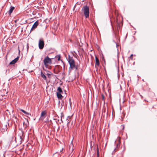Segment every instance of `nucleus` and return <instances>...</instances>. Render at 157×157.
I'll return each instance as SVG.
<instances>
[{
    "mask_svg": "<svg viewBox=\"0 0 157 157\" xmlns=\"http://www.w3.org/2000/svg\"><path fill=\"white\" fill-rule=\"evenodd\" d=\"M68 61L70 66L69 69L71 70L74 69L75 67V64L73 58L69 55Z\"/></svg>",
    "mask_w": 157,
    "mask_h": 157,
    "instance_id": "1",
    "label": "nucleus"
},
{
    "mask_svg": "<svg viewBox=\"0 0 157 157\" xmlns=\"http://www.w3.org/2000/svg\"><path fill=\"white\" fill-rule=\"evenodd\" d=\"M83 11L84 14L86 18H87L89 16V7L88 6L86 5L83 7L82 10Z\"/></svg>",
    "mask_w": 157,
    "mask_h": 157,
    "instance_id": "2",
    "label": "nucleus"
},
{
    "mask_svg": "<svg viewBox=\"0 0 157 157\" xmlns=\"http://www.w3.org/2000/svg\"><path fill=\"white\" fill-rule=\"evenodd\" d=\"M44 62L45 66L47 67H48V64H51L52 60L48 56H47L44 58Z\"/></svg>",
    "mask_w": 157,
    "mask_h": 157,
    "instance_id": "3",
    "label": "nucleus"
},
{
    "mask_svg": "<svg viewBox=\"0 0 157 157\" xmlns=\"http://www.w3.org/2000/svg\"><path fill=\"white\" fill-rule=\"evenodd\" d=\"M44 41L43 39H41L39 40V47L40 49H43L44 46Z\"/></svg>",
    "mask_w": 157,
    "mask_h": 157,
    "instance_id": "4",
    "label": "nucleus"
},
{
    "mask_svg": "<svg viewBox=\"0 0 157 157\" xmlns=\"http://www.w3.org/2000/svg\"><path fill=\"white\" fill-rule=\"evenodd\" d=\"M47 113V112L46 111L44 110L42 111L41 113L40 119V120H42V121H43V120L45 117V116L46 114Z\"/></svg>",
    "mask_w": 157,
    "mask_h": 157,
    "instance_id": "5",
    "label": "nucleus"
},
{
    "mask_svg": "<svg viewBox=\"0 0 157 157\" xmlns=\"http://www.w3.org/2000/svg\"><path fill=\"white\" fill-rule=\"evenodd\" d=\"M39 21L38 20L35 22L33 25V26L31 28L30 31H32L33 30L35 29L37 27Z\"/></svg>",
    "mask_w": 157,
    "mask_h": 157,
    "instance_id": "6",
    "label": "nucleus"
},
{
    "mask_svg": "<svg viewBox=\"0 0 157 157\" xmlns=\"http://www.w3.org/2000/svg\"><path fill=\"white\" fill-rule=\"evenodd\" d=\"M19 58V56L17 57L16 58H15L10 63V64H15L17 62Z\"/></svg>",
    "mask_w": 157,
    "mask_h": 157,
    "instance_id": "7",
    "label": "nucleus"
},
{
    "mask_svg": "<svg viewBox=\"0 0 157 157\" xmlns=\"http://www.w3.org/2000/svg\"><path fill=\"white\" fill-rule=\"evenodd\" d=\"M15 8L14 6H11L10 8V10L8 11V13L9 15H10L11 13L13 12V10Z\"/></svg>",
    "mask_w": 157,
    "mask_h": 157,
    "instance_id": "8",
    "label": "nucleus"
},
{
    "mask_svg": "<svg viewBox=\"0 0 157 157\" xmlns=\"http://www.w3.org/2000/svg\"><path fill=\"white\" fill-rule=\"evenodd\" d=\"M40 75L41 77L44 80H47V79L46 77V76L43 73L42 71L41 70L40 72Z\"/></svg>",
    "mask_w": 157,
    "mask_h": 157,
    "instance_id": "9",
    "label": "nucleus"
},
{
    "mask_svg": "<svg viewBox=\"0 0 157 157\" xmlns=\"http://www.w3.org/2000/svg\"><path fill=\"white\" fill-rule=\"evenodd\" d=\"M95 66H99V61L97 57L96 56H95Z\"/></svg>",
    "mask_w": 157,
    "mask_h": 157,
    "instance_id": "10",
    "label": "nucleus"
},
{
    "mask_svg": "<svg viewBox=\"0 0 157 157\" xmlns=\"http://www.w3.org/2000/svg\"><path fill=\"white\" fill-rule=\"evenodd\" d=\"M62 93H57V96L58 99H61L63 98V96L61 94Z\"/></svg>",
    "mask_w": 157,
    "mask_h": 157,
    "instance_id": "11",
    "label": "nucleus"
},
{
    "mask_svg": "<svg viewBox=\"0 0 157 157\" xmlns=\"http://www.w3.org/2000/svg\"><path fill=\"white\" fill-rule=\"evenodd\" d=\"M60 57H61L60 55H57V56H56V58H57V60L58 61H59V60H60L63 63V67H65V66H64V64L63 62V61H62V60H60Z\"/></svg>",
    "mask_w": 157,
    "mask_h": 157,
    "instance_id": "12",
    "label": "nucleus"
},
{
    "mask_svg": "<svg viewBox=\"0 0 157 157\" xmlns=\"http://www.w3.org/2000/svg\"><path fill=\"white\" fill-rule=\"evenodd\" d=\"M20 110L28 116H31V114L30 113L26 112V111H25L24 110L22 109H20Z\"/></svg>",
    "mask_w": 157,
    "mask_h": 157,
    "instance_id": "13",
    "label": "nucleus"
},
{
    "mask_svg": "<svg viewBox=\"0 0 157 157\" xmlns=\"http://www.w3.org/2000/svg\"><path fill=\"white\" fill-rule=\"evenodd\" d=\"M106 106L107 107V104L106 103L105 104V102H104V106L102 112L103 113H105L106 112Z\"/></svg>",
    "mask_w": 157,
    "mask_h": 157,
    "instance_id": "14",
    "label": "nucleus"
},
{
    "mask_svg": "<svg viewBox=\"0 0 157 157\" xmlns=\"http://www.w3.org/2000/svg\"><path fill=\"white\" fill-rule=\"evenodd\" d=\"M57 90L58 92H57V93H63V92L62 90V89L60 87H59L58 88Z\"/></svg>",
    "mask_w": 157,
    "mask_h": 157,
    "instance_id": "15",
    "label": "nucleus"
},
{
    "mask_svg": "<svg viewBox=\"0 0 157 157\" xmlns=\"http://www.w3.org/2000/svg\"><path fill=\"white\" fill-rule=\"evenodd\" d=\"M13 118L15 119L16 120V121L17 120V116L14 114H13Z\"/></svg>",
    "mask_w": 157,
    "mask_h": 157,
    "instance_id": "16",
    "label": "nucleus"
},
{
    "mask_svg": "<svg viewBox=\"0 0 157 157\" xmlns=\"http://www.w3.org/2000/svg\"><path fill=\"white\" fill-rule=\"evenodd\" d=\"M101 98H102V100L104 101V100H105V97L104 96V95L103 94H102L101 95Z\"/></svg>",
    "mask_w": 157,
    "mask_h": 157,
    "instance_id": "17",
    "label": "nucleus"
},
{
    "mask_svg": "<svg viewBox=\"0 0 157 157\" xmlns=\"http://www.w3.org/2000/svg\"><path fill=\"white\" fill-rule=\"evenodd\" d=\"M75 71H76L77 70H78V66H76L75 65Z\"/></svg>",
    "mask_w": 157,
    "mask_h": 157,
    "instance_id": "18",
    "label": "nucleus"
},
{
    "mask_svg": "<svg viewBox=\"0 0 157 157\" xmlns=\"http://www.w3.org/2000/svg\"><path fill=\"white\" fill-rule=\"evenodd\" d=\"M120 144V141L118 143H117L116 144V147H117L118 145H119Z\"/></svg>",
    "mask_w": 157,
    "mask_h": 157,
    "instance_id": "19",
    "label": "nucleus"
},
{
    "mask_svg": "<svg viewBox=\"0 0 157 157\" xmlns=\"http://www.w3.org/2000/svg\"><path fill=\"white\" fill-rule=\"evenodd\" d=\"M97 155V157H99V152H98V148Z\"/></svg>",
    "mask_w": 157,
    "mask_h": 157,
    "instance_id": "20",
    "label": "nucleus"
},
{
    "mask_svg": "<svg viewBox=\"0 0 157 157\" xmlns=\"http://www.w3.org/2000/svg\"><path fill=\"white\" fill-rule=\"evenodd\" d=\"M63 148H62L61 149H60V152H62L63 151Z\"/></svg>",
    "mask_w": 157,
    "mask_h": 157,
    "instance_id": "21",
    "label": "nucleus"
},
{
    "mask_svg": "<svg viewBox=\"0 0 157 157\" xmlns=\"http://www.w3.org/2000/svg\"><path fill=\"white\" fill-rule=\"evenodd\" d=\"M27 50H28V49H29V45H28V44H27Z\"/></svg>",
    "mask_w": 157,
    "mask_h": 157,
    "instance_id": "22",
    "label": "nucleus"
},
{
    "mask_svg": "<svg viewBox=\"0 0 157 157\" xmlns=\"http://www.w3.org/2000/svg\"><path fill=\"white\" fill-rule=\"evenodd\" d=\"M46 75H48V76H50L51 75V74L49 73H47Z\"/></svg>",
    "mask_w": 157,
    "mask_h": 157,
    "instance_id": "23",
    "label": "nucleus"
},
{
    "mask_svg": "<svg viewBox=\"0 0 157 157\" xmlns=\"http://www.w3.org/2000/svg\"><path fill=\"white\" fill-rule=\"evenodd\" d=\"M133 55V54H131L130 56V57H131Z\"/></svg>",
    "mask_w": 157,
    "mask_h": 157,
    "instance_id": "24",
    "label": "nucleus"
},
{
    "mask_svg": "<svg viewBox=\"0 0 157 157\" xmlns=\"http://www.w3.org/2000/svg\"><path fill=\"white\" fill-rule=\"evenodd\" d=\"M116 148H114V151H113V152L114 151H115V150H116Z\"/></svg>",
    "mask_w": 157,
    "mask_h": 157,
    "instance_id": "25",
    "label": "nucleus"
},
{
    "mask_svg": "<svg viewBox=\"0 0 157 157\" xmlns=\"http://www.w3.org/2000/svg\"><path fill=\"white\" fill-rule=\"evenodd\" d=\"M62 117V116H61V118ZM61 121H62V122L63 123V121L62 120V118L61 119Z\"/></svg>",
    "mask_w": 157,
    "mask_h": 157,
    "instance_id": "26",
    "label": "nucleus"
},
{
    "mask_svg": "<svg viewBox=\"0 0 157 157\" xmlns=\"http://www.w3.org/2000/svg\"><path fill=\"white\" fill-rule=\"evenodd\" d=\"M123 129H124V125H123Z\"/></svg>",
    "mask_w": 157,
    "mask_h": 157,
    "instance_id": "27",
    "label": "nucleus"
},
{
    "mask_svg": "<svg viewBox=\"0 0 157 157\" xmlns=\"http://www.w3.org/2000/svg\"><path fill=\"white\" fill-rule=\"evenodd\" d=\"M108 112L106 113V115H107V116L108 115Z\"/></svg>",
    "mask_w": 157,
    "mask_h": 157,
    "instance_id": "28",
    "label": "nucleus"
},
{
    "mask_svg": "<svg viewBox=\"0 0 157 157\" xmlns=\"http://www.w3.org/2000/svg\"><path fill=\"white\" fill-rule=\"evenodd\" d=\"M68 121V123H69L70 122V121H69V120Z\"/></svg>",
    "mask_w": 157,
    "mask_h": 157,
    "instance_id": "29",
    "label": "nucleus"
},
{
    "mask_svg": "<svg viewBox=\"0 0 157 157\" xmlns=\"http://www.w3.org/2000/svg\"><path fill=\"white\" fill-rule=\"evenodd\" d=\"M68 118H70V116H68Z\"/></svg>",
    "mask_w": 157,
    "mask_h": 157,
    "instance_id": "30",
    "label": "nucleus"
},
{
    "mask_svg": "<svg viewBox=\"0 0 157 157\" xmlns=\"http://www.w3.org/2000/svg\"><path fill=\"white\" fill-rule=\"evenodd\" d=\"M116 143V141H115V143Z\"/></svg>",
    "mask_w": 157,
    "mask_h": 157,
    "instance_id": "31",
    "label": "nucleus"
}]
</instances>
